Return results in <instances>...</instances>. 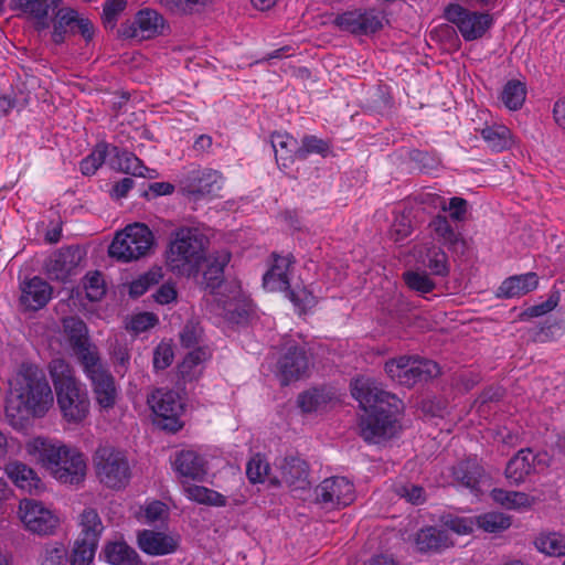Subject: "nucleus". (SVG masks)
Masks as SVG:
<instances>
[{
    "label": "nucleus",
    "mask_w": 565,
    "mask_h": 565,
    "mask_svg": "<svg viewBox=\"0 0 565 565\" xmlns=\"http://www.w3.org/2000/svg\"><path fill=\"white\" fill-rule=\"evenodd\" d=\"M231 259V254L225 253L224 255L216 257L211 262L203 273L204 289L209 290L210 294H216L217 290L224 282V268Z\"/></svg>",
    "instance_id": "4c0bfd02"
},
{
    "label": "nucleus",
    "mask_w": 565,
    "mask_h": 565,
    "mask_svg": "<svg viewBox=\"0 0 565 565\" xmlns=\"http://www.w3.org/2000/svg\"><path fill=\"white\" fill-rule=\"evenodd\" d=\"M424 265L433 275L446 277L449 275L450 266L448 256L441 247L431 246L427 249Z\"/></svg>",
    "instance_id": "3c124183"
},
{
    "label": "nucleus",
    "mask_w": 565,
    "mask_h": 565,
    "mask_svg": "<svg viewBox=\"0 0 565 565\" xmlns=\"http://www.w3.org/2000/svg\"><path fill=\"white\" fill-rule=\"evenodd\" d=\"M317 153L326 158L331 153L329 141L313 135H306L301 139V146L295 149L297 160H306L309 154Z\"/></svg>",
    "instance_id": "79ce46f5"
},
{
    "label": "nucleus",
    "mask_w": 565,
    "mask_h": 565,
    "mask_svg": "<svg viewBox=\"0 0 565 565\" xmlns=\"http://www.w3.org/2000/svg\"><path fill=\"white\" fill-rule=\"evenodd\" d=\"M109 152V145L105 141L98 142L92 153L82 159L79 170L84 175H93L103 166Z\"/></svg>",
    "instance_id": "8fccbe9b"
},
{
    "label": "nucleus",
    "mask_w": 565,
    "mask_h": 565,
    "mask_svg": "<svg viewBox=\"0 0 565 565\" xmlns=\"http://www.w3.org/2000/svg\"><path fill=\"white\" fill-rule=\"evenodd\" d=\"M403 277L407 287L419 294H428L436 288L435 281L425 271H406Z\"/></svg>",
    "instance_id": "4d7b16f0"
},
{
    "label": "nucleus",
    "mask_w": 565,
    "mask_h": 565,
    "mask_svg": "<svg viewBox=\"0 0 565 565\" xmlns=\"http://www.w3.org/2000/svg\"><path fill=\"white\" fill-rule=\"evenodd\" d=\"M95 472L105 487L124 489L130 481L131 470L126 454L113 446H99L93 457Z\"/></svg>",
    "instance_id": "423d86ee"
},
{
    "label": "nucleus",
    "mask_w": 565,
    "mask_h": 565,
    "mask_svg": "<svg viewBox=\"0 0 565 565\" xmlns=\"http://www.w3.org/2000/svg\"><path fill=\"white\" fill-rule=\"evenodd\" d=\"M252 315V308L243 301L228 302L225 307V319L234 324H247Z\"/></svg>",
    "instance_id": "bf43d9fd"
},
{
    "label": "nucleus",
    "mask_w": 565,
    "mask_h": 565,
    "mask_svg": "<svg viewBox=\"0 0 565 565\" xmlns=\"http://www.w3.org/2000/svg\"><path fill=\"white\" fill-rule=\"evenodd\" d=\"M108 154L113 156L109 164L114 170L143 178L146 177L143 171H149L134 152L121 149L118 146H109Z\"/></svg>",
    "instance_id": "7c9ffc66"
},
{
    "label": "nucleus",
    "mask_w": 565,
    "mask_h": 565,
    "mask_svg": "<svg viewBox=\"0 0 565 565\" xmlns=\"http://www.w3.org/2000/svg\"><path fill=\"white\" fill-rule=\"evenodd\" d=\"M173 466L180 476L192 480L202 481L206 475L205 460L194 450L177 452Z\"/></svg>",
    "instance_id": "bb28decb"
},
{
    "label": "nucleus",
    "mask_w": 565,
    "mask_h": 565,
    "mask_svg": "<svg viewBox=\"0 0 565 565\" xmlns=\"http://www.w3.org/2000/svg\"><path fill=\"white\" fill-rule=\"evenodd\" d=\"M444 17L458 28L465 41L482 38L493 24L491 14L470 11L458 3L448 4L445 8Z\"/></svg>",
    "instance_id": "9d476101"
},
{
    "label": "nucleus",
    "mask_w": 565,
    "mask_h": 565,
    "mask_svg": "<svg viewBox=\"0 0 565 565\" xmlns=\"http://www.w3.org/2000/svg\"><path fill=\"white\" fill-rule=\"evenodd\" d=\"M147 403L154 415V424L169 433L175 434L183 428L181 416L185 411L178 392L163 387L156 388L147 397Z\"/></svg>",
    "instance_id": "6e6552de"
},
{
    "label": "nucleus",
    "mask_w": 565,
    "mask_h": 565,
    "mask_svg": "<svg viewBox=\"0 0 565 565\" xmlns=\"http://www.w3.org/2000/svg\"><path fill=\"white\" fill-rule=\"evenodd\" d=\"M53 294L52 286L39 276L21 284L20 303L28 310L38 311L45 307Z\"/></svg>",
    "instance_id": "4be33fe9"
},
{
    "label": "nucleus",
    "mask_w": 565,
    "mask_h": 565,
    "mask_svg": "<svg viewBox=\"0 0 565 565\" xmlns=\"http://www.w3.org/2000/svg\"><path fill=\"white\" fill-rule=\"evenodd\" d=\"M110 360L115 367V372L120 376H125L130 369V348L126 341L116 340L109 350Z\"/></svg>",
    "instance_id": "603ef678"
},
{
    "label": "nucleus",
    "mask_w": 565,
    "mask_h": 565,
    "mask_svg": "<svg viewBox=\"0 0 565 565\" xmlns=\"http://www.w3.org/2000/svg\"><path fill=\"white\" fill-rule=\"evenodd\" d=\"M47 370L63 419L68 424H81L90 411L86 386L76 377L74 367L62 358L53 359Z\"/></svg>",
    "instance_id": "f257e3e1"
},
{
    "label": "nucleus",
    "mask_w": 565,
    "mask_h": 565,
    "mask_svg": "<svg viewBox=\"0 0 565 565\" xmlns=\"http://www.w3.org/2000/svg\"><path fill=\"white\" fill-rule=\"evenodd\" d=\"M270 143L280 169H288L297 160L292 149L297 145V140L289 134L274 131L270 136Z\"/></svg>",
    "instance_id": "473e14b6"
},
{
    "label": "nucleus",
    "mask_w": 565,
    "mask_h": 565,
    "mask_svg": "<svg viewBox=\"0 0 565 565\" xmlns=\"http://www.w3.org/2000/svg\"><path fill=\"white\" fill-rule=\"evenodd\" d=\"M351 394L364 411L397 418L402 401L394 394L374 386L369 381L356 379L351 383Z\"/></svg>",
    "instance_id": "1a4fd4ad"
},
{
    "label": "nucleus",
    "mask_w": 565,
    "mask_h": 565,
    "mask_svg": "<svg viewBox=\"0 0 565 565\" xmlns=\"http://www.w3.org/2000/svg\"><path fill=\"white\" fill-rule=\"evenodd\" d=\"M81 537L94 539L95 542H99L100 535L104 531L102 519L97 511L93 508H86L81 513Z\"/></svg>",
    "instance_id": "de8ad7c7"
},
{
    "label": "nucleus",
    "mask_w": 565,
    "mask_h": 565,
    "mask_svg": "<svg viewBox=\"0 0 565 565\" xmlns=\"http://www.w3.org/2000/svg\"><path fill=\"white\" fill-rule=\"evenodd\" d=\"M384 370L388 377L406 387L426 383L440 374L438 363L418 355H401L390 359Z\"/></svg>",
    "instance_id": "39448f33"
},
{
    "label": "nucleus",
    "mask_w": 565,
    "mask_h": 565,
    "mask_svg": "<svg viewBox=\"0 0 565 565\" xmlns=\"http://www.w3.org/2000/svg\"><path fill=\"white\" fill-rule=\"evenodd\" d=\"M77 11L72 8H62L53 20L52 41L60 45L65 42L66 34H75V22L77 21Z\"/></svg>",
    "instance_id": "e433bc0d"
},
{
    "label": "nucleus",
    "mask_w": 565,
    "mask_h": 565,
    "mask_svg": "<svg viewBox=\"0 0 565 565\" xmlns=\"http://www.w3.org/2000/svg\"><path fill=\"white\" fill-rule=\"evenodd\" d=\"M220 175L211 169L193 170L183 181V191L196 198L211 194Z\"/></svg>",
    "instance_id": "c756f323"
},
{
    "label": "nucleus",
    "mask_w": 565,
    "mask_h": 565,
    "mask_svg": "<svg viewBox=\"0 0 565 565\" xmlns=\"http://www.w3.org/2000/svg\"><path fill=\"white\" fill-rule=\"evenodd\" d=\"M153 246L152 231L143 223H134L116 234L108 247V255L128 263L149 255Z\"/></svg>",
    "instance_id": "20e7f679"
},
{
    "label": "nucleus",
    "mask_w": 565,
    "mask_h": 565,
    "mask_svg": "<svg viewBox=\"0 0 565 565\" xmlns=\"http://www.w3.org/2000/svg\"><path fill=\"white\" fill-rule=\"evenodd\" d=\"M6 472L17 487L30 494H36L43 487L35 471L23 462L15 461L7 465Z\"/></svg>",
    "instance_id": "2f4dec72"
},
{
    "label": "nucleus",
    "mask_w": 565,
    "mask_h": 565,
    "mask_svg": "<svg viewBox=\"0 0 565 565\" xmlns=\"http://www.w3.org/2000/svg\"><path fill=\"white\" fill-rule=\"evenodd\" d=\"M280 479L274 477L270 479V483L278 486L281 482L285 483L291 491H305L309 490L311 482L309 480V465L306 460L289 456L284 458L280 466Z\"/></svg>",
    "instance_id": "a211bd4d"
},
{
    "label": "nucleus",
    "mask_w": 565,
    "mask_h": 565,
    "mask_svg": "<svg viewBox=\"0 0 565 565\" xmlns=\"http://www.w3.org/2000/svg\"><path fill=\"white\" fill-rule=\"evenodd\" d=\"M383 19L382 13L375 9H355L338 14L333 23L341 31L355 35H371L383 29Z\"/></svg>",
    "instance_id": "2eb2a0df"
},
{
    "label": "nucleus",
    "mask_w": 565,
    "mask_h": 565,
    "mask_svg": "<svg viewBox=\"0 0 565 565\" xmlns=\"http://www.w3.org/2000/svg\"><path fill=\"white\" fill-rule=\"evenodd\" d=\"M544 466L546 463L540 454H535L530 448L521 449L508 461L505 477L511 484L519 486L539 467Z\"/></svg>",
    "instance_id": "aec40b11"
},
{
    "label": "nucleus",
    "mask_w": 565,
    "mask_h": 565,
    "mask_svg": "<svg viewBox=\"0 0 565 565\" xmlns=\"http://www.w3.org/2000/svg\"><path fill=\"white\" fill-rule=\"evenodd\" d=\"M163 278L161 267H152L147 273L140 275L129 285V296L138 298L145 295L152 286L158 285Z\"/></svg>",
    "instance_id": "49530a36"
},
{
    "label": "nucleus",
    "mask_w": 565,
    "mask_h": 565,
    "mask_svg": "<svg viewBox=\"0 0 565 565\" xmlns=\"http://www.w3.org/2000/svg\"><path fill=\"white\" fill-rule=\"evenodd\" d=\"M202 335L203 329L200 327V324L190 320L184 324L179 334L180 344L184 349H195L198 347H202L200 344L202 341Z\"/></svg>",
    "instance_id": "13d9d810"
},
{
    "label": "nucleus",
    "mask_w": 565,
    "mask_h": 565,
    "mask_svg": "<svg viewBox=\"0 0 565 565\" xmlns=\"http://www.w3.org/2000/svg\"><path fill=\"white\" fill-rule=\"evenodd\" d=\"M415 543L420 553H439L454 544L448 531L436 526L420 529L416 534Z\"/></svg>",
    "instance_id": "393cba45"
},
{
    "label": "nucleus",
    "mask_w": 565,
    "mask_h": 565,
    "mask_svg": "<svg viewBox=\"0 0 565 565\" xmlns=\"http://www.w3.org/2000/svg\"><path fill=\"white\" fill-rule=\"evenodd\" d=\"M481 136L494 151L510 149L513 143L511 130L504 125L486 126L481 130Z\"/></svg>",
    "instance_id": "ea45409f"
},
{
    "label": "nucleus",
    "mask_w": 565,
    "mask_h": 565,
    "mask_svg": "<svg viewBox=\"0 0 565 565\" xmlns=\"http://www.w3.org/2000/svg\"><path fill=\"white\" fill-rule=\"evenodd\" d=\"M476 524L486 532L500 533L511 526L512 519L502 512L492 511L476 516Z\"/></svg>",
    "instance_id": "c03bdc74"
},
{
    "label": "nucleus",
    "mask_w": 565,
    "mask_h": 565,
    "mask_svg": "<svg viewBox=\"0 0 565 565\" xmlns=\"http://www.w3.org/2000/svg\"><path fill=\"white\" fill-rule=\"evenodd\" d=\"M269 470V463L257 454L247 462L246 476L252 483H259L264 481Z\"/></svg>",
    "instance_id": "e2e57ef3"
},
{
    "label": "nucleus",
    "mask_w": 565,
    "mask_h": 565,
    "mask_svg": "<svg viewBox=\"0 0 565 565\" xmlns=\"http://www.w3.org/2000/svg\"><path fill=\"white\" fill-rule=\"evenodd\" d=\"M413 232L409 216L405 214L397 215L390 227V237L394 242H402Z\"/></svg>",
    "instance_id": "69168bd1"
},
{
    "label": "nucleus",
    "mask_w": 565,
    "mask_h": 565,
    "mask_svg": "<svg viewBox=\"0 0 565 565\" xmlns=\"http://www.w3.org/2000/svg\"><path fill=\"white\" fill-rule=\"evenodd\" d=\"M18 398L33 417H43L54 404V395L42 369L22 363L17 375Z\"/></svg>",
    "instance_id": "7ed1b4c3"
},
{
    "label": "nucleus",
    "mask_w": 565,
    "mask_h": 565,
    "mask_svg": "<svg viewBox=\"0 0 565 565\" xmlns=\"http://www.w3.org/2000/svg\"><path fill=\"white\" fill-rule=\"evenodd\" d=\"M53 476L62 483L78 484L86 475V461L83 454L72 450L61 465L54 468Z\"/></svg>",
    "instance_id": "b1692460"
},
{
    "label": "nucleus",
    "mask_w": 565,
    "mask_h": 565,
    "mask_svg": "<svg viewBox=\"0 0 565 565\" xmlns=\"http://www.w3.org/2000/svg\"><path fill=\"white\" fill-rule=\"evenodd\" d=\"M67 562H70L68 551L63 543L46 544L41 565H66Z\"/></svg>",
    "instance_id": "0e129e2a"
},
{
    "label": "nucleus",
    "mask_w": 565,
    "mask_h": 565,
    "mask_svg": "<svg viewBox=\"0 0 565 565\" xmlns=\"http://www.w3.org/2000/svg\"><path fill=\"white\" fill-rule=\"evenodd\" d=\"M84 288L86 298L89 301H99L106 294L105 281L100 271L88 273L84 277Z\"/></svg>",
    "instance_id": "6e6d98bb"
},
{
    "label": "nucleus",
    "mask_w": 565,
    "mask_h": 565,
    "mask_svg": "<svg viewBox=\"0 0 565 565\" xmlns=\"http://www.w3.org/2000/svg\"><path fill=\"white\" fill-rule=\"evenodd\" d=\"M19 512L25 529L40 536L54 534L60 524V519L34 499H22Z\"/></svg>",
    "instance_id": "ddd939ff"
},
{
    "label": "nucleus",
    "mask_w": 565,
    "mask_h": 565,
    "mask_svg": "<svg viewBox=\"0 0 565 565\" xmlns=\"http://www.w3.org/2000/svg\"><path fill=\"white\" fill-rule=\"evenodd\" d=\"M174 360L172 340H162L153 350L152 364L156 372L168 369Z\"/></svg>",
    "instance_id": "5fc2aeb1"
},
{
    "label": "nucleus",
    "mask_w": 565,
    "mask_h": 565,
    "mask_svg": "<svg viewBox=\"0 0 565 565\" xmlns=\"http://www.w3.org/2000/svg\"><path fill=\"white\" fill-rule=\"evenodd\" d=\"M136 23L140 31V39H152L164 32V19L153 9H142L136 14Z\"/></svg>",
    "instance_id": "f704fd0d"
},
{
    "label": "nucleus",
    "mask_w": 565,
    "mask_h": 565,
    "mask_svg": "<svg viewBox=\"0 0 565 565\" xmlns=\"http://www.w3.org/2000/svg\"><path fill=\"white\" fill-rule=\"evenodd\" d=\"M137 544L147 555L162 556L177 552L180 539L161 531L145 529L137 533Z\"/></svg>",
    "instance_id": "412c9836"
},
{
    "label": "nucleus",
    "mask_w": 565,
    "mask_h": 565,
    "mask_svg": "<svg viewBox=\"0 0 565 565\" xmlns=\"http://www.w3.org/2000/svg\"><path fill=\"white\" fill-rule=\"evenodd\" d=\"M63 0H11L10 7L14 11L32 18L34 28L38 31L45 30L50 26L49 10L56 9Z\"/></svg>",
    "instance_id": "5701e85b"
},
{
    "label": "nucleus",
    "mask_w": 565,
    "mask_h": 565,
    "mask_svg": "<svg viewBox=\"0 0 565 565\" xmlns=\"http://www.w3.org/2000/svg\"><path fill=\"white\" fill-rule=\"evenodd\" d=\"M158 323V317L152 312H141L132 317L130 327L139 333L153 328Z\"/></svg>",
    "instance_id": "774afa93"
},
{
    "label": "nucleus",
    "mask_w": 565,
    "mask_h": 565,
    "mask_svg": "<svg viewBox=\"0 0 565 565\" xmlns=\"http://www.w3.org/2000/svg\"><path fill=\"white\" fill-rule=\"evenodd\" d=\"M288 299L299 310V313H306L308 309L313 308L317 305V299L313 292L306 286L296 285L285 290Z\"/></svg>",
    "instance_id": "864d4df0"
},
{
    "label": "nucleus",
    "mask_w": 565,
    "mask_h": 565,
    "mask_svg": "<svg viewBox=\"0 0 565 565\" xmlns=\"http://www.w3.org/2000/svg\"><path fill=\"white\" fill-rule=\"evenodd\" d=\"M537 286L539 276L536 273L515 275L502 281L497 296L504 299L520 297L535 290Z\"/></svg>",
    "instance_id": "cd10ccee"
},
{
    "label": "nucleus",
    "mask_w": 565,
    "mask_h": 565,
    "mask_svg": "<svg viewBox=\"0 0 565 565\" xmlns=\"http://www.w3.org/2000/svg\"><path fill=\"white\" fill-rule=\"evenodd\" d=\"M535 547L548 556H565V535L551 532L541 533L534 541Z\"/></svg>",
    "instance_id": "37998d69"
},
{
    "label": "nucleus",
    "mask_w": 565,
    "mask_h": 565,
    "mask_svg": "<svg viewBox=\"0 0 565 565\" xmlns=\"http://www.w3.org/2000/svg\"><path fill=\"white\" fill-rule=\"evenodd\" d=\"M207 243V237L195 227L173 230L166 250L167 267L179 276H195L205 260Z\"/></svg>",
    "instance_id": "f03ea898"
},
{
    "label": "nucleus",
    "mask_w": 565,
    "mask_h": 565,
    "mask_svg": "<svg viewBox=\"0 0 565 565\" xmlns=\"http://www.w3.org/2000/svg\"><path fill=\"white\" fill-rule=\"evenodd\" d=\"M127 0H106L103 6L102 21L105 29L113 30L119 14L126 9Z\"/></svg>",
    "instance_id": "680f3d73"
},
{
    "label": "nucleus",
    "mask_w": 565,
    "mask_h": 565,
    "mask_svg": "<svg viewBox=\"0 0 565 565\" xmlns=\"http://www.w3.org/2000/svg\"><path fill=\"white\" fill-rule=\"evenodd\" d=\"M98 542L94 539L78 537L70 556V565H89L95 556Z\"/></svg>",
    "instance_id": "a18cd8bd"
},
{
    "label": "nucleus",
    "mask_w": 565,
    "mask_h": 565,
    "mask_svg": "<svg viewBox=\"0 0 565 565\" xmlns=\"http://www.w3.org/2000/svg\"><path fill=\"white\" fill-rule=\"evenodd\" d=\"M526 97V88L516 79L509 81L501 93V99L510 110H518L523 106Z\"/></svg>",
    "instance_id": "09e8293b"
},
{
    "label": "nucleus",
    "mask_w": 565,
    "mask_h": 565,
    "mask_svg": "<svg viewBox=\"0 0 565 565\" xmlns=\"http://www.w3.org/2000/svg\"><path fill=\"white\" fill-rule=\"evenodd\" d=\"M62 326L67 343L81 366L100 356L98 348L89 339L84 320L77 316H70L63 318Z\"/></svg>",
    "instance_id": "f8f14e48"
},
{
    "label": "nucleus",
    "mask_w": 565,
    "mask_h": 565,
    "mask_svg": "<svg viewBox=\"0 0 565 565\" xmlns=\"http://www.w3.org/2000/svg\"><path fill=\"white\" fill-rule=\"evenodd\" d=\"M484 475V469L476 460L468 458L459 461L451 468L454 480L460 486L469 489L471 492H479V484Z\"/></svg>",
    "instance_id": "a878e982"
},
{
    "label": "nucleus",
    "mask_w": 565,
    "mask_h": 565,
    "mask_svg": "<svg viewBox=\"0 0 565 565\" xmlns=\"http://www.w3.org/2000/svg\"><path fill=\"white\" fill-rule=\"evenodd\" d=\"M102 553L110 565H145L137 551L126 541H108Z\"/></svg>",
    "instance_id": "c85d7f7f"
},
{
    "label": "nucleus",
    "mask_w": 565,
    "mask_h": 565,
    "mask_svg": "<svg viewBox=\"0 0 565 565\" xmlns=\"http://www.w3.org/2000/svg\"><path fill=\"white\" fill-rule=\"evenodd\" d=\"M82 369L89 381L93 398L99 412L108 413L120 397V388L115 376L103 363L100 356L83 365Z\"/></svg>",
    "instance_id": "0eeeda50"
},
{
    "label": "nucleus",
    "mask_w": 565,
    "mask_h": 565,
    "mask_svg": "<svg viewBox=\"0 0 565 565\" xmlns=\"http://www.w3.org/2000/svg\"><path fill=\"white\" fill-rule=\"evenodd\" d=\"M396 423L397 418H391V415L364 411L359 423L360 435L369 444H380L396 434Z\"/></svg>",
    "instance_id": "f3484780"
},
{
    "label": "nucleus",
    "mask_w": 565,
    "mask_h": 565,
    "mask_svg": "<svg viewBox=\"0 0 565 565\" xmlns=\"http://www.w3.org/2000/svg\"><path fill=\"white\" fill-rule=\"evenodd\" d=\"M332 398L333 394L327 387H312L298 395L297 404L303 413H312L326 407Z\"/></svg>",
    "instance_id": "c9c22d12"
},
{
    "label": "nucleus",
    "mask_w": 565,
    "mask_h": 565,
    "mask_svg": "<svg viewBox=\"0 0 565 565\" xmlns=\"http://www.w3.org/2000/svg\"><path fill=\"white\" fill-rule=\"evenodd\" d=\"M35 443L38 444L35 448L39 451V460L52 472L72 451V449L64 445L55 446L42 439H36Z\"/></svg>",
    "instance_id": "58836bf2"
},
{
    "label": "nucleus",
    "mask_w": 565,
    "mask_h": 565,
    "mask_svg": "<svg viewBox=\"0 0 565 565\" xmlns=\"http://www.w3.org/2000/svg\"><path fill=\"white\" fill-rule=\"evenodd\" d=\"M273 257L274 264L265 273L263 277V285L270 291H285L286 289H289L290 285L287 276L289 262L275 253L273 254Z\"/></svg>",
    "instance_id": "72a5a7b5"
},
{
    "label": "nucleus",
    "mask_w": 565,
    "mask_h": 565,
    "mask_svg": "<svg viewBox=\"0 0 565 565\" xmlns=\"http://www.w3.org/2000/svg\"><path fill=\"white\" fill-rule=\"evenodd\" d=\"M86 253L78 245L61 247L53 252L45 262V273L51 280L61 282L76 274Z\"/></svg>",
    "instance_id": "4468645a"
},
{
    "label": "nucleus",
    "mask_w": 565,
    "mask_h": 565,
    "mask_svg": "<svg viewBox=\"0 0 565 565\" xmlns=\"http://www.w3.org/2000/svg\"><path fill=\"white\" fill-rule=\"evenodd\" d=\"M434 239L445 246L451 254L456 256L465 255L467 250V242L462 234L456 231L450 224L449 217L437 214L428 224Z\"/></svg>",
    "instance_id": "6ab92c4d"
},
{
    "label": "nucleus",
    "mask_w": 565,
    "mask_h": 565,
    "mask_svg": "<svg viewBox=\"0 0 565 565\" xmlns=\"http://www.w3.org/2000/svg\"><path fill=\"white\" fill-rule=\"evenodd\" d=\"M561 299L559 291L553 289L546 301L526 308L521 315V319H530L544 316L556 308Z\"/></svg>",
    "instance_id": "052dcab7"
},
{
    "label": "nucleus",
    "mask_w": 565,
    "mask_h": 565,
    "mask_svg": "<svg viewBox=\"0 0 565 565\" xmlns=\"http://www.w3.org/2000/svg\"><path fill=\"white\" fill-rule=\"evenodd\" d=\"M316 499L328 507H347L354 500V486L345 477L324 479L316 488Z\"/></svg>",
    "instance_id": "dca6fc26"
},
{
    "label": "nucleus",
    "mask_w": 565,
    "mask_h": 565,
    "mask_svg": "<svg viewBox=\"0 0 565 565\" xmlns=\"http://www.w3.org/2000/svg\"><path fill=\"white\" fill-rule=\"evenodd\" d=\"M277 372L281 385H288L306 375L309 369V358L305 345L288 339L279 349Z\"/></svg>",
    "instance_id": "9b49d317"
},
{
    "label": "nucleus",
    "mask_w": 565,
    "mask_h": 565,
    "mask_svg": "<svg viewBox=\"0 0 565 565\" xmlns=\"http://www.w3.org/2000/svg\"><path fill=\"white\" fill-rule=\"evenodd\" d=\"M490 495L495 503L509 510L529 508L534 501L524 492L508 491L500 488H494Z\"/></svg>",
    "instance_id": "a19ab883"
},
{
    "label": "nucleus",
    "mask_w": 565,
    "mask_h": 565,
    "mask_svg": "<svg viewBox=\"0 0 565 565\" xmlns=\"http://www.w3.org/2000/svg\"><path fill=\"white\" fill-rule=\"evenodd\" d=\"M152 298L159 305H170L177 301L178 290L175 284L172 281L162 284L152 295Z\"/></svg>",
    "instance_id": "338daca9"
}]
</instances>
